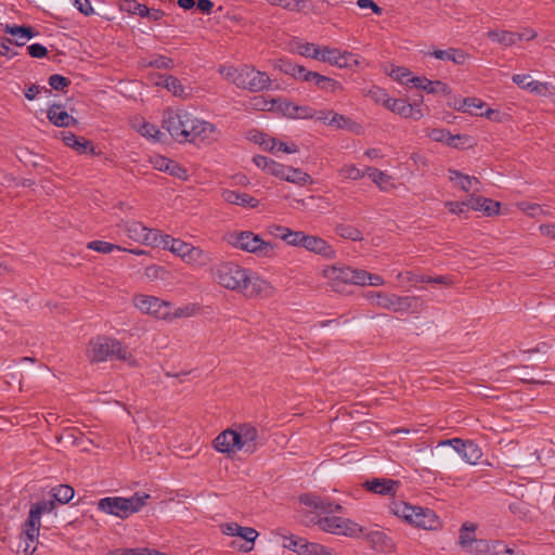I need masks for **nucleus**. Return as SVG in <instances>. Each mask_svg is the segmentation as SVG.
I'll list each match as a JSON object with an SVG mask.
<instances>
[{"label":"nucleus","mask_w":555,"mask_h":555,"mask_svg":"<svg viewBox=\"0 0 555 555\" xmlns=\"http://www.w3.org/2000/svg\"><path fill=\"white\" fill-rule=\"evenodd\" d=\"M87 353L91 362L120 360L129 361L132 366L135 365V360L131 358L127 347L122 346L119 340L105 336L91 340Z\"/></svg>","instance_id":"nucleus-1"},{"label":"nucleus","mask_w":555,"mask_h":555,"mask_svg":"<svg viewBox=\"0 0 555 555\" xmlns=\"http://www.w3.org/2000/svg\"><path fill=\"white\" fill-rule=\"evenodd\" d=\"M150 499L146 493H134L130 498L122 496H106L98 502V509L116 516L121 519L128 518L130 515L138 513Z\"/></svg>","instance_id":"nucleus-2"},{"label":"nucleus","mask_w":555,"mask_h":555,"mask_svg":"<svg viewBox=\"0 0 555 555\" xmlns=\"http://www.w3.org/2000/svg\"><path fill=\"white\" fill-rule=\"evenodd\" d=\"M215 281L222 287L244 292L248 281V270L234 262H221L211 269Z\"/></svg>","instance_id":"nucleus-3"},{"label":"nucleus","mask_w":555,"mask_h":555,"mask_svg":"<svg viewBox=\"0 0 555 555\" xmlns=\"http://www.w3.org/2000/svg\"><path fill=\"white\" fill-rule=\"evenodd\" d=\"M196 117L185 109L167 108L163 116V128L179 143L188 139V132Z\"/></svg>","instance_id":"nucleus-4"},{"label":"nucleus","mask_w":555,"mask_h":555,"mask_svg":"<svg viewBox=\"0 0 555 555\" xmlns=\"http://www.w3.org/2000/svg\"><path fill=\"white\" fill-rule=\"evenodd\" d=\"M228 242L236 248L263 257L271 256L274 250V246L270 242L263 241L251 231L230 233Z\"/></svg>","instance_id":"nucleus-5"},{"label":"nucleus","mask_w":555,"mask_h":555,"mask_svg":"<svg viewBox=\"0 0 555 555\" xmlns=\"http://www.w3.org/2000/svg\"><path fill=\"white\" fill-rule=\"evenodd\" d=\"M314 522L322 531L332 534L358 538L363 532V528L359 524L340 516L319 517Z\"/></svg>","instance_id":"nucleus-6"},{"label":"nucleus","mask_w":555,"mask_h":555,"mask_svg":"<svg viewBox=\"0 0 555 555\" xmlns=\"http://www.w3.org/2000/svg\"><path fill=\"white\" fill-rule=\"evenodd\" d=\"M233 74L235 76L234 85L250 92L266 90L271 83L270 77L264 72L257 70L253 66L243 65L238 67V72Z\"/></svg>","instance_id":"nucleus-7"},{"label":"nucleus","mask_w":555,"mask_h":555,"mask_svg":"<svg viewBox=\"0 0 555 555\" xmlns=\"http://www.w3.org/2000/svg\"><path fill=\"white\" fill-rule=\"evenodd\" d=\"M233 427L237 450L246 454L255 453L261 446L258 429L250 423L234 424Z\"/></svg>","instance_id":"nucleus-8"},{"label":"nucleus","mask_w":555,"mask_h":555,"mask_svg":"<svg viewBox=\"0 0 555 555\" xmlns=\"http://www.w3.org/2000/svg\"><path fill=\"white\" fill-rule=\"evenodd\" d=\"M451 447L466 463L475 465L482 456L481 448L472 440L453 438L442 440L438 447Z\"/></svg>","instance_id":"nucleus-9"},{"label":"nucleus","mask_w":555,"mask_h":555,"mask_svg":"<svg viewBox=\"0 0 555 555\" xmlns=\"http://www.w3.org/2000/svg\"><path fill=\"white\" fill-rule=\"evenodd\" d=\"M134 306L144 313L167 320L171 315V305L154 296L138 295L133 299Z\"/></svg>","instance_id":"nucleus-10"},{"label":"nucleus","mask_w":555,"mask_h":555,"mask_svg":"<svg viewBox=\"0 0 555 555\" xmlns=\"http://www.w3.org/2000/svg\"><path fill=\"white\" fill-rule=\"evenodd\" d=\"M376 305L393 310L395 312L416 311L418 298L413 296H398L395 294L377 293L375 295Z\"/></svg>","instance_id":"nucleus-11"},{"label":"nucleus","mask_w":555,"mask_h":555,"mask_svg":"<svg viewBox=\"0 0 555 555\" xmlns=\"http://www.w3.org/2000/svg\"><path fill=\"white\" fill-rule=\"evenodd\" d=\"M55 507V501L42 500L31 505L28 519L25 522L24 534L33 542L39 534L40 517L43 513H50Z\"/></svg>","instance_id":"nucleus-12"},{"label":"nucleus","mask_w":555,"mask_h":555,"mask_svg":"<svg viewBox=\"0 0 555 555\" xmlns=\"http://www.w3.org/2000/svg\"><path fill=\"white\" fill-rule=\"evenodd\" d=\"M218 139L216 126L209 121L195 118L193 126L188 132V139L183 142L209 144Z\"/></svg>","instance_id":"nucleus-13"},{"label":"nucleus","mask_w":555,"mask_h":555,"mask_svg":"<svg viewBox=\"0 0 555 555\" xmlns=\"http://www.w3.org/2000/svg\"><path fill=\"white\" fill-rule=\"evenodd\" d=\"M283 546L299 555H332L327 547L297 535L285 537Z\"/></svg>","instance_id":"nucleus-14"},{"label":"nucleus","mask_w":555,"mask_h":555,"mask_svg":"<svg viewBox=\"0 0 555 555\" xmlns=\"http://www.w3.org/2000/svg\"><path fill=\"white\" fill-rule=\"evenodd\" d=\"M299 502L313 508L319 514H325L327 516L334 513L341 514L344 512V507L340 504L334 503L326 498H322L312 493L301 494L299 496Z\"/></svg>","instance_id":"nucleus-15"},{"label":"nucleus","mask_w":555,"mask_h":555,"mask_svg":"<svg viewBox=\"0 0 555 555\" xmlns=\"http://www.w3.org/2000/svg\"><path fill=\"white\" fill-rule=\"evenodd\" d=\"M410 525L425 530H436L440 522L438 516L433 509L415 506V513L412 515Z\"/></svg>","instance_id":"nucleus-16"},{"label":"nucleus","mask_w":555,"mask_h":555,"mask_svg":"<svg viewBox=\"0 0 555 555\" xmlns=\"http://www.w3.org/2000/svg\"><path fill=\"white\" fill-rule=\"evenodd\" d=\"M273 292L271 284L248 271V281H246V288L243 294L248 297H269Z\"/></svg>","instance_id":"nucleus-17"},{"label":"nucleus","mask_w":555,"mask_h":555,"mask_svg":"<svg viewBox=\"0 0 555 555\" xmlns=\"http://www.w3.org/2000/svg\"><path fill=\"white\" fill-rule=\"evenodd\" d=\"M363 486L370 492L395 496L400 486V481L389 478H373L366 480Z\"/></svg>","instance_id":"nucleus-18"},{"label":"nucleus","mask_w":555,"mask_h":555,"mask_svg":"<svg viewBox=\"0 0 555 555\" xmlns=\"http://www.w3.org/2000/svg\"><path fill=\"white\" fill-rule=\"evenodd\" d=\"M301 247L311 253L321 255L326 259L335 257V250L333 247L320 236L306 234Z\"/></svg>","instance_id":"nucleus-19"},{"label":"nucleus","mask_w":555,"mask_h":555,"mask_svg":"<svg viewBox=\"0 0 555 555\" xmlns=\"http://www.w3.org/2000/svg\"><path fill=\"white\" fill-rule=\"evenodd\" d=\"M278 109L288 118L297 119H310L315 115V109L308 105H296L292 102L284 101L280 102L278 105Z\"/></svg>","instance_id":"nucleus-20"},{"label":"nucleus","mask_w":555,"mask_h":555,"mask_svg":"<svg viewBox=\"0 0 555 555\" xmlns=\"http://www.w3.org/2000/svg\"><path fill=\"white\" fill-rule=\"evenodd\" d=\"M128 236L134 241L143 242L147 245L155 242L153 235H157V230L149 229L141 222L132 221L125 225Z\"/></svg>","instance_id":"nucleus-21"},{"label":"nucleus","mask_w":555,"mask_h":555,"mask_svg":"<svg viewBox=\"0 0 555 555\" xmlns=\"http://www.w3.org/2000/svg\"><path fill=\"white\" fill-rule=\"evenodd\" d=\"M411 83L417 89H422L430 94L442 93L449 95L451 93L450 87L440 80H429L426 77H412L409 79Z\"/></svg>","instance_id":"nucleus-22"},{"label":"nucleus","mask_w":555,"mask_h":555,"mask_svg":"<svg viewBox=\"0 0 555 555\" xmlns=\"http://www.w3.org/2000/svg\"><path fill=\"white\" fill-rule=\"evenodd\" d=\"M4 33L14 37L13 44L24 46L25 40L36 37L39 33L29 25H11L7 24L3 28Z\"/></svg>","instance_id":"nucleus-23"},{"label":"nucleus","mask_w":555,"mask_h":555,"mask_svg":"<svg viewBox=\"0 0 555 555\" xmlns=\"http://www.w3.org/2000/svg\"><path fill=\"white\" fill-rule=\"evenodd\" d=\"M237 446L233 426L221 431L214 440V448L220 453H235Z\"/></svg>","instance_id":"nucleus-24"},{"label":"nucleus","mask_w":555,"mask_h":555,"mask_svg":"<svg viewBox=\"0 0 555 555\" xmlns=\"http://www.w3.org/2000/svg\"><path fill=\"white\" fill-rule=\"evenodd\" d=\"M61 104H52L48 109V119L56 127L76 126L78 120L65 111H60Z\"/></svg>","instance_id":"nucleus-25"},{"label":"nucleus","mask_w":555,"mask_h":555,"mask_svg":"<svg viewBox=\"0 0 555 555\" xmlns=\"http://www.w3.org/2000/svg\"><path fill=\"white\" fill-rule=\"evenodd\" d=\"M222 198L229 203L238 205L242 207L256 208L259 205V201L251 195L234 190H224L222 192Z\"/></svg>","instance_id":"nucleus-26"},{"label":"nucleus","mask_w":555,"mask_h":555,"mask_svg":"<svg viewBox=\"0 0 555 555\" xmlns=\"http://www.w3.org/2000/svg\"><path fill=\"white\" fill-rule=\"evenodd\" d=\"M371 546L378 552H390L395 548L393 541L383 531L375 530L366 534Z\"/></svg>","instance_id":"nucleus-27"},{"label":"nucleus","mask_w":555,"mask_h":555,"mask_svg":"<svg viewBox=\"0 0 555 555\" xmlns=\"http://www.w3.org/2000/svg\"><path fill=\"white\" fill-rule=\"evenodd\" d=\"M469 207L476 211H483L487 216H493L499 212L500 203L482 196H470Z\"/></svg>","instance_id":"nucleus-28"},{"label":"nucleus","mask_w":555,"mask_h":555,"mask_svg":"<svg viewBox=\"0 0 555 555\" xmlns=\"http://www.w3.org/2000/svg\"><path fill=\"white\" fill-rule=\"evenodd\" d=\"M63 142L66 146L76 150L80 154L94 153L90 141L82 137H77L73 132H63Z\"/></svg>","instance_id":"nucleus-29"},{"label":"nucleus","mask_w":555,"mask_h":555,"mask_svg":"<svg viewBox=\"0 0 555 555\" xmlns=\"http://www.w3.org/2000/svg\"><path fill=\"white\" fill-rule=\"evenodd\" d=\"M352 272L353 269L350 267H331L327 270V275L333 281V288L338 291L339 283H351Z\"/></svg>","instance_id":"nucleus-30"},{"label":"nucleus","mask_w":555,"mask_h":555,"mask_svg":"<svg viewBox=\"0 0 555 555\" xmlns=\"http://www.w3.org/2000/svg\"><path fill=\"white\" fill-rule=\"evenodd\" d=\"M383 106L404 118H409V115L412 114V105L410 103L402 99L389 98L387 94H385Z\"/></svg>","instance_id":"nucleus-31"},{"label":"nucleus","mask_w":555,"mask_h":555,"mask_svg":"<svg viewBox=\"0 0 555 555\" xmlns=\"http://www.w3.org/2000/svg\"><path fill=\"white\" fill-rule=\"evenodd\" d=\"M448 172L449 179L464 192H468L472 189L473 183L479 184V180L477 178L464 175L456 169H449Z\"/></svg>","instance_id":"nucleus-32"},{"label":"nucleus","mask_w":555,"mask_h":555,"mask_svg":"<svg viewBox=\"0 0 555 555\" xmlns=\"http://www.w3.org/2000/svg\"><path fill=\"white\" fill-rule=\"evenodd\" d=\"M477 525L473 522H464L460 529L459 544L466 551L468 546H472L476 538Z\"/></svg>","instance_id":"nucleus-33"},{"label":"nucleus","mask_w":555,"mask_h":555,"mask_svg":"<svg viewBox=\"0 0 555 555\" xmlns=\"http://www.w3.org/2000/svg\"><path fill=\"white\" fill-rule=\"evenodd\" d=\"M433 55L438 60L451 61L457 65H462L466 61V54L462 50L452 48L448 50H435Z\"/></svg>","instance_id":"nucleus-34"},{"label":"nucleus","mask_w":555,"mask_h":555,"mask_svg":"<svg viewBox=\"0 0 555 555\" xmlns=\"http://www.w3.org/2000/svg\"><path fill=\"white\" fill-rule=\"evenodd\" d=\"M183 260L192 264L205 266L209 261V256L202 248L195 247L191 244Z\"/></svg>","instance_id":"nucleus-35"},{"label":"nucleus","mask_w":555,"mask_h":555,"mask_svg":"<svg viewBox=\"0 0 555 555\" xmlns=\"http://www.w3.org/2000/svg\"><path fill=\"white\" fill-rule=\"evenodd\" d=\"M516 33L508 30H490L488 31V38L494 42H498L504 47H511L516 43Z\"/></svg>","instance_id":"nucleus-36"},{"label":"nucleus","mask_w":555,"mask_h":555,"mask_svg":"<svg viewBox=\"0 0 555 555\" xmlns=\"http://www.w3.org/2000/svg\"><path fill=\"white\" fill-rule=\"evenodd\" d=\"M390 511L396 516L403 518L408 524H410L412 515L415 513V506L403 501H395L390 504Z\"/></svg>","instance_id":"nucleus-37"},{"label":"nucleus","mask_w":555,"mask_h":555,"mask_svg":"<svg viewBox=\"0 0 555 555\" xmlns=\"http://www.w3.org/2000/svg\"><path fill=\"white\" fill-rule=\"evenodd\" d=\"M311 77L314 78L312 80V82L319 89H321L323 91L336 92V91L343 89L340 82H338L337 80H334V79H332V78H330L327 76H323V75L317 73V75H312Z\"/></svg>","instance_id":"nucleus-38"},{"label":"nucleus","mask_w":555,"mask_h":555,"mask_svg":"<svg viewBox=\"0 0 555 555\" xmlns=\"http://www.w3.org/2000/svg\"><path fill=\"white\" fill-rule=\"evenodd\" d=\"M162 81L158 85L164 86L168 91L172 92L176 96H185L184 87L181 81L171 75L160 76Z\"/></svg>","instance_id":"nucleus-39"},{"label":"nucleus","mask_w":555,"mask_h":555,"mask_svg":"<svg viewBox=\"0 0 555 555\" xmlns=\"http://www.w3.org/2000/svg\"><path fill=\"white\" fill-rule=\"evenodd\" d=\"M337 235L343 238L360 242L363 240L362 233L353 225L338 224L335 229Z\"/></svg>","instance_id":"nucleus-40"},{"label":"nucleus","mask_w":555,"mask_h":555,"mask_svg":"<svg viewBox=\"0 0 555 555\" xmlns=\"http://www.w3.org/2000/svg\"><path fill=\"white\" fill-rule=\"evenodd\" d=\"M285 180L299 185H306L307 183L312 182L310 175L294 167L288 168Z\"/></svg>","instance_id":"nucleus-41"},{"label":"nucleus","mask_w":555,"mask_h":555,"mask_svg":"<svg viewBox=\"0 0 555 555\" xmlns=\"http://www.w3.org/2000/svg\"><path fill=\"white\" fill-rule=\"evenodd\" d=\"M52 492L53 500L62 504L68 503L75 494V490L68 485H60Z\"/></svg>","instance_id":"nucleus-42"},{"label":"nucleus","mask_w":555,"mask_h":555,"mask_svg":"<svg viewBox=\"0 0 555 555\" xmlns=\"http://www.w3.org/2000/svg\"><path fill=\"white\" fill-rule=\"evenodd\" d=\"M139 132L149 139H153L154 141L160 142L163 141L165 134L159 131V129L151 122L144 121L139 129Z\"/></svg>","instance_id":"nucleus-43"},{"label":"nucleus","mask_w":555,"mask_h":555,"mask_svg":"<svg viewBox=\"0 0 555 555\" xmlns=\"http://www.w3.org/2000/svg\"><path fill=\"white\" fill-rule=\"evenodd\" d=\"M121 9L128 13L144 17L149 13V8L145 4L139 3L135 0H125Z\"/></svg>","instance_id":"nucleus-44"},{"label":"nucleus","mask_w":555,"mask_h":555,"mask_svg":"<svg viewBox=\"0 0 555 555\" xmlns=\"http://www.w3.org/2000/svg\"><path fill=\"white\" fill-rule=\"evenodd\" d=\"M322 49L314 43H299L297 46V52L306 57H311L314 60H320Z\"/></svg>","instance_id":"nucleus-45"},{"label":"nucleus","mask_w":555,"mask_h":555,"mask_svg":"<svg viewBox=\"0 0 555 555\" xmlns=\"http://www.w3.org/2000/svg\"><path fill=\"white\" fill-rule=\"evenodd\" d=\"M490 544L489 541L485 539H476L472 546H468L465 552L475 554V555H491L490 554Z\"/></svg>","instance_id":"nucleus-46"},{"label":"nucleus","mask_w":555,"mask_h":555,"mask_svg":"<svg viewBox=\"0 0 555 555\" xmlns=\"http://www.w3.org/2000/svg\"><path fill=\"white\" fill-rule=\"evenodd\" d=\"M48 82L51 89L55 91H64L72 83V81L67 77L59 74L51 75L48 79Z\"/></svg>","instance_id":"nucleus-47"},{"label":"nucleus","mask_w":555,"mask_h":555,"mask_svg":"<svg viewBox=\"0 0 555 555\" xmlns=\"http://www.w3.org/2000/svg\"><path fill=\"white\" fill-rule=\"evenodd\" d=\"M87 247L89 249L95 250L102 254L112 253L115 249L120 250L121 248L118 245H114L112 243L105 241H91L88 243Z\"/></svg>","instance_id":"nucleus-48"},{"label":"nucleus","mask_w":555,"mask_h":555,"mask_svg":"<svg viewBox=\"0 0 555 555\" xmlns=\"http://www.w3.org/2000/svg\"><path fill=\"white\" fill-rule=\"evenodd\" d=\"M397 278L400 281H406V282L414 283V284L428 283L430 281V276L417 274L412 271L399 272Z\"/></svg>","instance_id":"nucleus-49"},{"label":"nucleus","mask_w":555,"mask_h":555,"mask_svg":"<svg viewBox=\"0 0 555 555\" xmlns=\"http://www.w3.org/2000/svg\"><path fill=\"white\" fill-rule=\"evenodd\" d=\"M339 51L338 49H331V48H322L321 56L319 61L327 62L331 65H339Z\"/></svg>","instance_id":"nucleus-50"},{"label":"nucleus","mask_w":555,"mask_h":555,"mask_svg":"<svg viewBox=\"0 0 555 555\" xmlns=\"http://www.w3.org/2000/svg\"><path fill=\"white\" fill-rule=\"evenodd\" d=\"M82 434L76 428L66 429L59 438V441H65L73 446H79Z\"/></svg>","instance_id":"nucleus-51"},{"label":"nucleus","mask_w":555,"mask_h":555,"mask_svg":"<svg viewBox=\"0 0 555 555\" xmlns=\"http://www.w3.org/2000/svg\"><path fill=\"white\" fill-rule=\"evenodd\" d=\"M352 124L350 118L335 112H333L331 119H328V125L337 129L350 128Z\"/></svg>","instance_id":"nucleus-52"},{"label":"nucleus","mask_w":555,"mask_h":555,"mask_svg":"<svg viewBox=\"0 0 555 555\" xmlns=\"http://www.w3.org/2000/svg\"><path fill=\"white\" fill-rule=\"evenodd\" d=\"M444 206L449 209L450 212L455 215H466L470 207H469V201L466 202H446Z\"/></svg>","instance_id":"nucleus-53"},{"label":"nucleus","mask_w":555,"mask_h":555,"mask_svg":"<svg viewBox=\"0 0 555 555\" xmlns=\"http://www.w3.org/2000/svg\"><path fill=\"white\" fill-rule=\"evenodd\" d=\"M152 237H155V242L150 243V245L155 246V247H162V248L168 249V250L171 249L172 242H175V240H176L170 235L163 234L158 230H157V235H153Z\"/></svg>","instance_id":"nucleus-54"},{"label":"nucleus","mask_w":555,"mask_h":555,"mask_svg":"<svg viewBox=\"0 0 555 555\" xmlns=\"http://www.w3.org/2000/svg\"><path fill=\"white\" fill-rule=\"evenodd\" d=\"M339 173L345 179L349 180H359L361 179L364 173L354 165H346L340 170Z\"/></svg>","instance_id":"nucleus-55"},{"label":"nucleus","mask_w":555,"mask_h":555,"mask_svg":"<svg viewBox=\"0 0 555 555\" xmlns=\"http://www.w3.org/2000/svg\"><path fill=\"white\" fill-rule=\"evenodd\" d=\"M305 235H306V233L302 231H292L289 229L288 232L286 234H284V236H285L284 242H286L288 245H292V246L301 247Z\"/></svg>","instance_id":"nucleus-56"},{"label":"nucleus","mask_w":555,"mask_h":555,"mask_svg":"<svg viewBox=\"0 0 555 555\" xmlns=\"http://www.w3.org/2000/svg\"><path fill=\"white\" fill-rule=\"evenodd\" d=\"M339 65L338 67H351L352 65H358V56L348 51H339Z\"/></svg>","instance_id":"nucleus-57"},{"label":"nucleus","mask_w":555,"mask_h":555,"mask_svg":"<svg viewBox=\"0 0 555 555\" xmlns=\"http://www.w3.org/2000/svg\"><path fill=\"white\" fill-rule=\"evenodd\" d=\"M271 5H280L283 9L289 11H299L300 10V0H266Z\"/></svg>","instance_id":"nucleus-58"},{"label":"nucleus","mask_w":555,"mask_h":555,"mask_svg":"<svg viewBox=\"0 0 555 555\" xmlns=\"http://www.w3.org/2000/svg\"><path fill=\"white\" fill-rule=\"evenodd\" d=\"M166 172H168L169 175H171L176 178L182 179V180L188 179L186 169L184 167L180 166L178 163H176L172 159H171L170 165H169L168 169L166 170Z\"/></svg>","instance_id":"nucleus-59"},{"label":"nucleus","mask_w":555,"mask_h":555,"mask_svg":"<svg viewBox=\"0 0 555 555\" xmlns=\"http://www.w3.org/2000/svg\"><path fill=\"white\" fill-rule=\"evenodd\" d=\"M288 168H289V166H285L275 160H272L268 173L285 180Z\"/></svg>","instance_id":"nucleus-60"},{"label":"nucleus","mask_w":555,"mask_h":555,"mask_svg":"<svg viewBox=\"0 0 555 555\" xmlns=\"http://www.w3.org/2000/svg\"><path fill=\"white\" fill-rule=\"evenodd\" d=\"M312 75H317V72L308 70L306 69V67L297 64L296 70H294L292 77H294L297 80L312 82V80L314 79L313 77H311Z\"/></svg>","instance_id":"nucleus-61"},{"label":"nucleus","mask_w":555,"mask_h":555,"mask_svg":"<svg viewBox=\"0 0 555 555\" xmlns=\"http://www.w3.org/2000/svg\"><path fill=\"white\" fill-rule=\"evenodd\" d=\"M149 66L154 68H170L173 66V60L164 55H158L150 61Z\"/></svg>","instance_id":"nucleus-62"},{"label":"nucleus","mask_w":555,"mask_h":555,"mask_svg":"<svg viewBox=\"0 0 555 555\" xmlns=\"http://www.w3.org/2000/svg\"><path fill=\"white\" fill-rule=\"evenodd\" d=\"M389 75L391 78H393L395 80H397L401 83L404 82V79H406V81L410 82L409 77L411 75V72L406 67H401V66L395 67V68H392V70Z\"/></svg>","instance_id":"nucleus-63"},{"label":"nucleus","mask_w":555,"mask_h":555,"mask_svg":"<svg viewBox=\"0 0 555 555\" xmlns=\"http://www.w3.org/2000/svg\"><path fill=\"white\" fill-rule=\"evenodd\" d=\"M428 137L436 142L447 143L448 139H451V133L446 129L435 128L428 132Z\"/></svg>","instance_id":"nucleus-64"}]
</instances>
